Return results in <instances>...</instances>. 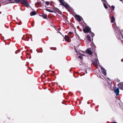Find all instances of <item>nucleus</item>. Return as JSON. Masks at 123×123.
<instances>
[{
  "label": "nucleus",
  "mask_w": 123,
  "mask_h": 123,
  "mask_svg": "<svg viewBox=\"0 0 123 123\" xmlns=\"http://www.w3.org/2000/svg\"><path fill=\"white\" fill-rule=\"evenodd\" d=\"M99 77H100V78H101V76H100V75H99Z\"/></svg>",
  "instance_id": "nucleus-28"
},
{
  "label": "nucleus",
  "mask_w": 123,
  "mask_h": 123,
  "mask_svg": "<svg viewBox=\"0 0 123 123\" xmlns=\"http://www.w3.org/2000/svg\"><path fill=\"white\" fill-rule=\"evenodd\" d=\"M87 40H88L89 42L91 41L90 36L89 35L87 36Z\"/></svg>",
  "instance_id": "nucleus-14"
},
{
  "label": "nucleus",
  "mask_w": 123,
  "mask_h": 123,
  "mask_svg": "<svg viewBox=\"0 0 123 123\" xmlns=\"http://www.w3.org/2000/svg\"><path fill=\"white\" fill-rule=\"evenodd\" d=\"M74 49H75V51L76 52V53H79L80 55H82L83 56H86V55H84V54H81V53H79V52H77V50H76V49H75V47L74 48Z\"/></svg>",
  "instance_id": "nucleus-18"
},
{
  "label": "nucleus",
  "mask_w": 123,
  "mask_h": 123,
  "mask_svg": "<svg viewBox=\"0 0 123 123\" xmlns=\"http://www.w3.org/2000/svg\"><path fill=\"white\" fill-rule=\"evenodd\" d=\"M60 3L62 4L63 2V1L62 0H60Z\"/></svg>",
  "instance_id": "nucleus-23"
},
{
  "label": "nucleus",
  "mask_w": 123,
  "mask_h": 123,
  "mask_svg": "<svg viewBox=\"0 0 123 123\" xmlns=\"http://www.w3.org/2000/svg\"><path fill=\"white\" fill-rule=\"evenodd\" d=\"M101 69L103 74L105 76H106V70H105L102 67H101Z\"/></svg>",
  "instance_id": "nucleus-5"
},
{
  "label": "nucleus",
  "mask_w": 123,
  "mask_h": 123,
  "mask_svg": "<svg viewBox=\"0 0 123 123\" xmlns=\"http://www.w3.org/2000/svg\"><path fill=\"white\" fill-rule=\"evenodd\" d=\"M86 52L89 55H92V53L91 51V48L87 49L86 50Z\"/></svg>",
  "instance_id": "nucleus-7"
},
{
  "label": "nucleus",
  "mask_w": 123,
  "mask_h": 123,
  "mask_svg": "<svg viewBox=\"0 0 123 123\" xmlns=\"http://www.w3.org/2000/svg\"><path fill=\"white\" fill-rule=\"evenodd\" d=\"M46 11H48L49 12H54L53 11L51 10H50L49 9H46Z\"/></svg>",
  "instance_id": "nucleus-16"
},
{
  "label": "nucleus",
  "mask_w": 123,
  "mask_h": 123,
  "mask_svg": "<svg viewBox=\"0 0 123 123\" xmlns=\"http://www.w3.org/2000/svg\"><path fill=\"white\" fill-rule=\"evenodd\" d=\"M111 8H112L113 10H114V8H115V6H111Z\"/></svg>",
  "instance_id": "nucleus-22"
},
{
  "label": "nucleus",
  "mask_w": 123,
  "mask_h": 123,
  "mask_svg": "<svg viewBox=\"0 0 123 123\" xmlns=\"http://www.w3.org/2000/svg\"><path fill=\"white\" fill-rule=\"evenodd\" d=\"M114 92L117 96H118L119 95V90L118 88L114 89Z\"/></svg>",
  "instance_id": "nucleus-8"
},
{
  "label": "nucleus",
  "mask_w": 123,
  "mask_h": 123,
  "mask_svg": "<svg viewBox=\"0 0 123 123\" xmlns=\"http://www.w3.org/2000/svg\"><path fill=\"white\" fill-rule=\"evenodd\" d=\"M107 79H109V78H108Z\"/></svg>",
  "instance_id": "nucleus-29"
},
{
  "label": "nucleus",
  "mask_w": 123,
  "mask_h": 123,
  "mask_svg": "<svg viewBox=\"0 0 123 123\" xmlns=\"http://www.w3.org/2000/svg\"><path fill=\"white\" fill-rule=\"evenodd\" d=\"M91 29L87 26H86L85 28L83 29L84 32L85 33H90L91 32Z\"/></svg>",
  "instance_id": "nucleus-3"
},
{
  "label": "nucleus",
  "mask_w": 123,
  "mask_h": 123,
  "mask_svg": "<svg viewBox=\"0 0 123 123\" xmlns=\"http://www.w3.org/2000/svg\"><path fill=\"white\" fill-rule=\"evenodd\" d=\"M72 33V32H71L70 31V32H69L68 33L69 34H71Z\"/></svg>",
  "instance_id": "nucleus-25"
},
{
  "label": "nucleus",
  "mask_w": 123,
  "mask_h": 123,
  "mask_svg": "<svg viewBox=\"0 0 123 123\" xmlns=\"http://www.w3.org/2000/svg\"><path fill=\"white\" fill-rule=\"evenodd\" d=\"M79 58L80 59H81L82 58V57L81 56H79Z\"/></svg>",
  "instance_id": "nucleus-24"
},
{
  "label": "nucleus",
  "mask_w": 123,
  "mask_h": 123,
  "mask_svg": "<svg viewBox=\"0 0 123 123\" xmlns=\"http://www.w3.org/2000/svg\"><path fill=\"white\" fill-rule=\"evenodd\" d=\"M114 28L116 34V36L119 39L121 40L122 38L123 39V35L122 34L120 30L119 27H115L114 26Z\"/></svg>",
  "instance_id": "nucleus-1"
},
{
  "label": "nucleus",
  "mask_w": 123,
  "mask_h": 123,
  "mask_svg": "<svg viewBox=\"0 0 123 123\" xmlns=\"http://www.w3.org/2000/svg\"><path fill=\"white\" fill-rule=\"evenodd\" d=\"M42 16L43 18H47V15L46 14H44V13L42 14Z\"/></svg>",
  "instance_id": "nucleus-17"
},
{
  "label": "nucleus",
  "mask_w": 123,
  "mask_h": 123,
  "mask_svg": "<svg viewBox=\"0 0 123 123\" xmlns=\"http://www.w3.org/2000/svg\"><path fill=\"white\" fill-rule=\"evenodd\" d=\"M101 0L102 1L103 3V5L105 8V9L107 8V6L106 4V3L107 2L106 0Z\"/></svg>",
  "instance_id": "nucleus-9"
},
{
  "label": "nucleus",
  "mask_w": 123,
  "mask_h": 123,
  "mask_svg": "<svg viewBox=\"0 0 123 123\" xmlns=\"http://www.w3.org/2000/svg\"><path fill=\"white\" fill-rule=\"evenodd\" d=\"M8 1H10L9 3H13L16 2L18 3L20 2H21L22 3H23L25 5L27 6H29V4L28 2L26 0H8Z\"/></svg>",
  "instance_id": "nucleus-2"
},
{
  "label": "nucleus",
  "mask_w": 123,
  "mask_h": 123,
  "mask_svg": "<svg viewBox=\"0 0 123 123\" xmlns=\"http://www.w3.org/2000/svg\"><path fill=\"white\" fill-rule=\"evenodd\" d=\"M85 72L86 73V74H87V71H86V70H85Z\"/></svg>",
  "instance_id": "nucleus-26"
},
{
  "label": "nucleus",
  "mask_w": 123,
  "mask_h": 123,
  "mask_svg": "<svg viewBox=\"0 0 123 123\" xmlns=\"http://www.w3.org/2000/svg\"><path fill=\"white\" fill-rule=\"evenodd\" d=\"M90 33H91V36L92 37H93L94 36V34L91 31V32H90Z\"/></svg>",
  "instance_id": "nucleus-20"
},
{
  "label": "nucleus",
  "mask_w": 123,
  "mask_h": 123,
  "mask_svg": "<svg viewBox=\"0 0 123 123\" xmlns=\"http://www.w3.org/2000/svg\"><path fill=\"white\" fill-rule=\"evenodd\" d=\"M115 21V19L114 16H112L111 18V22L112 23L114 21Z\"/></svg>",
  "instance_id": "nucleus-15"
},
{
  "label": "nucleus",
  "mask_w": 123,
  "mask_h": 123,
  "mask_svg": "<svg viewBox=\"0 0 123 123\" xmlns=\"http://www.w3.org/2000/svg\"><path fill=\"white\" fill-rule=\"evenodd\" d=\"M75 17L76 19L79 21H81V19L82 18L80 16L78 15H75Z\"/></svg>",
  "instance_id": "nucleus-4"
},
{
  "label": "nucleus",
  "mask_w": 123,
  "mask_h": 123,
  "mask_svg": "<svg viewBox=\"0 0 123 123\" xmlns=\"http://www.w3.org/2000/svg\"><path fill=\"white\" fill-rule=\"evenodd\" d=\"M62 5L64 7H68V5L66 3L64 2Z\"/></svg>",
  "instance_id": "nucleus-13"
},
{
  "label": "nucleus",
  "mask_w": 123,
  "mask_h": 123,
  "mask_svg": "<svg viewBox=\"0 0 123 123\" xmlns=\"http://www.w3.org/2000/svg\"><path fill=\"white\" fill-rule=\"evenodd\" d=\"M111 123H117V122H112Z\"/></svg>",
  "instance_id": "nucleus-27"
},
{
  "label": "nucleus",
  "mask_w": 123,
  "mask_h": 123,
  "mask_svg": "<svg viewBox=\"0 0 123 123\" xmlns=\"http://www.w3.org/2000/svg\"><path fill=\"white\" fill-rule=\"evenodd\" d=\"M118 86L120 89L123 90V82L119 83L118 85Z\"/></svg>",
  "instance_id": "nucleus-10"
},
{
  "label": "nucleus",
  "mask_w": 123,
  "mask_h": 123,
  "mask_svg": "<svg viewBox=\"0 0 123 123\" xmlns=\"http://www.w3.org/2000/svg\"><path fill=\"white\" fill-rule=\"evenodd\" d=\"M40 3L38 1L36 4L35 5H40Z\"/></svg>",
  "instance_id": "nucleus-21"
},
{
  "label": "nucleus",
  "mask_w": 123,
  "mask_h": 123,
  "mask_svg": "<svg viewBox=\"0 0 123 123\" xmlns=\"http://www.w3.org/2000/svg\"><path fill=\"white\" fill-rule=\"evenodd\" d=\"M94 64L96 67H97V66L99 65V61L97 59H95V61L94 62Z\"/></svg>",
  "instance_id": "nucleus-6"
},
{
  "label": "nucleus",
  "mask_w": 123,
  "mask_h": 123,
  "mask_svg": "<svg viewBox=\"0 0 123 123\" xmlns=\"http://www.w3.org/2000/svg\"><path fill=\"white\" fill-rule=\"evenodd\" d=\"M45 3L47 6H49V1H46Z\"/></svg>",
  "instance_id": "nucleus-19"
},
{
  "label": "nucleus",
  "mask_w": 123,
  "mask_h": 123,
  "mask_svg": "<svg viewBox=\"0 0 123 123\" xmlns=\"http://www.w3.org/2000/svg\"><path fill=\"white\" fill-rule=\"evenodd\" d=\"M70 39V38L69 37H68V36L66 35L64 37V39L66 40V41L67 42H68L69 40H68Z\"/></svg>",
  "instance_id": "nucleus-11"
},
{
  "label": "nucleus",
  "mask_w": 123,
  "mask_h": 123,
  "mask_svg": "<svg viewBox=\"0 0 123 123\" xmlns=\"http://www.w3.org/2000/svg\"><path fill=\"white\" fill-rule=\"evenodd\" d=\"M36 14V13L35 11L31 12L30 13V15L31 16H34Z\"/></svg>",
  "instance_id": "nucleus-12"
}]
</instances>
